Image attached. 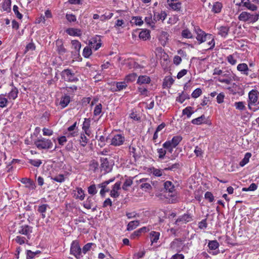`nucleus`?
Masks as SVG:
<instances>
[{"instance_id":"nucleus-1","label":"nucleus","mask_w":259,"mask_h":259,"mask_svg":"<svg viewBox=\"0 0 259 259\" xmlns=\"http://www.w3.org/2000/svg\"><path fill=\"white\" fill-rule=\"evenodd\" d=\"M259 105V92L255 90H252L248 93V108L255 112L259 109L257 108H253L252 106Z\"/></svg>"},{"instance_id":"nucleus-2","label":"nucleus","mask_w":259,"mask_h":259,"mask_svg":"<svg viewBox=\"0 0 259 259\" xmlns=\"http://www.w3.org/2000/svg\"><path fill=\"white\" fill-rule=\"evenodd\" d=\"M34 143L39 150L51 149L53 145L51 140L45 138L37 139L34 141Z\"/></svg>"},{"instance_id":"nucleus-3","label":"nucleus","mask_w":259,"mask_h":259,"mask_svg":"<svg viewBox=\"0 0 259 259\" xmlns=\"http://www.w3.org/2000/svg\"><path fill=\"white\" fill-rule=\"evenodd\" d=\"M257 15L251 14L247 12H242L238 16L240 21L247 22L248 23H253L258 20Z\"/></svg>"},{"instance_id":"nucleus-4","label":"nucleus","mask_w":259,"mask_h":259,"mask_svg":"<svg viewBox=\"0 0 259 259\" xmlns=\"http://www.w3.org/2000/svg\"><path fill=\"white\" fill-rule=\"evenodd\" d=\"M194 31L197 34L196 39L199 42V44H202V42H205L207 40V38L208 37H211V34L208 33H206L204 31L201 30L199 27L195 26L194 27Z\"/></svg>"},{"instance_id":"nucleus-5","label":"nucleus","mask_w":259,"mask_h":259,"mask_svg":"<svg viewBox=\"0 0 259 259\" xmlns=\"http://www.w3.org/2000/svg\"><path fill=\"white\" fill-rule=\"evenodd\" d=\"M61 75L62 78L67 81L75 82L78 80V78L75 76V74L69 69L62 71Z\"/></svg>"},{"instance_id":"nucleus-6","label":"nucleus","mask_w":259,"mask_h":259,"mask_svg":"<svg viewBox=\"0 0 259 259\" xmlns=\"http://www.w3.org/2000/svg\"><path fill=\"white\" fill-rule=\"evenodd\" d=\"M81 253V249L77 240H74L71 243L70 247V253L78 258L80 257Z\"/></svg>"},{"instance_id":"nucleus-7","label":"nucleus","mask_w":259,"mask_h":259,"mask_svg":"<svg viewBox=\"0 0 259 259\" xmlns=\"http://www.w3.org/2000/svg\"><path fill=\"white\" fill-rule=\"evenodd\" d=\"M125 140V137L123 135L121 134H116L111 139L110 144L114 146H119L124 143Z\"/></svg>"},{"instance_id":"nucleus-8","label":"nucleus","mask_w":259,"mask_h":259,"mask_svg":"<svg viewBox=\"0 0 259 259\" xmlns=\"http://www.w3.org/2000/svg\"><path fill=\"white\" fill-rule=\"evenodd\" d=\"M101 169L104 170L105 173L111 171L112 169V165L109 162L107 158H101Z\"/></svg>"},{"instance_id":"nucleus-9","label":"nucleus","mask_w":259,"mask_h":259,"mask_svg":"<svg viewBox=\"0 0 259 259\" xmlns=\"http://www.w3.org/2000/svg\"><path fill=\"white\" fill-rule=\"evenodd\" d=\"M32 228L27 225L20 226L18 229V233L27 236V239L30 238V236L32 233Z\"/></svg>"},{"instance_id":"nucleus-10","label":"nucleus","mask_w":259,"mask_h":259,"mask_svg":"<svg viewBox=\"0 0 259 259\" xmlns=\"http://www.w3.org/2000/svg\"><path fill=\"white\" fill-rule=\"evenodd\" d=\"M73 196L76 199L83 200L85 197V193L84 190L81 188L77 187L75 190H73Z\"/></svg>"},{"instance_id":"nucleus-11","label":"nucleus","mask_w":259,"mask_h":259,"mask_svg":"<svg viewBox=\"0 0 259 259\" xmlns=\"http://www.w3.org/2000/svg\"><path fill=\"white\" fill-rule=\"evenodd\" d=\"M120 182H116L113 186L112 189L110 191V196L113 198H117L119 196V193L118 191L120 188Z\"/></svg>"},{"instance_id":"nucleus-12","label":"nucleus","mask_w":259,"mask_h":259,"mask_svg":"<svg viewBox=\"0 0 259 259\" xmlns=\"http://www.w3.org/2000/svg\"><path fill=\"white\" fill-rule=\"evenodd\" d=\"M237 69L239 71L241 72L242 74L245 75H248L249 74V71H251L246 63L239 64L237 65Z\"/></svg>"},{"instance_id":"nucleus-13","label":"nucleus","mask_w":259,"mask_h":259,"mask_svg":"<svg viewBox=\"0 0 259 259\" xmlns=\"http://www.w3.org/2000/svg\"><path fill=\"white\" fill-rule=\"evenodd\" d=\"M21 183L25 185V187L30 190L35 189L36 186L34 182L30 179L23 178L21 181Z\"/></svg>"},{"instance_id":"nucleus-14","label":"nucleus","mask_w":259,"mask_h":259,"mask_svg":"<svg viewBox=\"0 0 259 259\" xmlns=\"http://www.w3.org/2000/svg\"><path fill=\"white\" fill-rule=\"evenodd\" d=\"M191 216L189 214H185L182 216L179 217L175 222L176 224H178L179 223H187L191 221Z\"/></svg>"},{"instance_id":"nucleus-15","label":"nucleus","mask_w":259,"mask_h":259,"mask_svg":"<svg viewBox=\"0 0 259 259\" xmlns=\"http://www.w3.org/2000/svg\"><path fill=\"white\" fill-rule=\"evenodd\" d=\"M66 32L71 36H80L81 35V31L79 29L70 28L66 29Z\"/></svg>"},{"instance_id":"nucleus-16","label":"nucleus","mask_w":259,"mask_h":259,"mask_svg":"<svg viewBox=\"0 0 259 259\" xmlns=\"http://www.w3.org/2000/svg\"><path fill=\"white\" fill-rule=\"evenodd\" d=\"M181 244V242L178 239H175L170 243V248L172 250L179 251L180 250Z\"/></svg>"},{"instance_id":"nucleus-17","label":"nucleus","mask_w":259,"mask_h":259,"mask_svg":"<svg viewBox=\"0 0 259 259\" xmlns=\"http://www.w3.org/2000/svg\"><path fill=\"white\" fill-rule=\"evenodd\" d=\"M167 14L164 11H161L159 13H154L153 16V20L157 21L160 20L163 21L166 17Z\"/></svg>"},{"instance_id":"nucleus-18","label":"nucleus","mask_w":259,"mask_h":259,"mask_svg":"<svg viewBox=\"0 0 259 259\" xmlns=\"http://www.w3.org/2000/svg\"><path fill=\"white\" fill-rule=\"evenodd\" d=\"M169 35L167 32L162 31L159 35V40L162 46H165L168 40Z\"/></svg>"},{"instance_id":"nucleus-19","label":"nucleus","mask_w":259,"mask_h":259,"mask_svg":"<svg viewBox=\"0 0 259 259\" xmlns=\"http://www.w3.org/2000/svg\"><path fill=\"white\" fill-rule=\"evenodd\" d=\"M160 233L156 231H151L150 233L149 237L151 242V245L154 243H156L159 239Z\"/></svg>"},{"instance_id":"nucleus-20","label":"nucleus","mask_w":259,"mask_h":259,"mask_svg":"<svg viewBox=\"0 0 259 259\" xmlns=\"http://www.w3.org/2000/svg\"><path fill=\"white\" fill-rule=\"evenodd\" d=\"M150 78L147 75H141L138 77L137 83L139 84H147L150 82Z\"/></svg>"},{"instance_id":"nucleus-21","label":"nucleus","mask_w":259,"mask_h":259,"mask_svg":"<svg viewBox=\"0 0 259 259\" xmlns=\"http://www.w3.org/2000/svg\"><path fill=\"white\" fill-rule=\"evenodd\" d=\"M94 204V199L91 196H89L86 201L83 202V206L88 209H91Z\"/></svg>"},{"instance_id":"nucleus-22","label":"nucleus","mask_w":259,"mask_h":259,"mask_svg":"<svg viewBox=\"0 0 259 259\" xmlns=\"http://www.w3.org/2000/svg\"><path fill=\"white\" fill-rule=\"evenodd\" d=\"M243 6L252 11H255L257 9V7L254 4L251 3L250 0H248V1L244 2Z\"/></svg>"},{"instance_id":"nucleus-23","label":"nucleus","mask_w":259,"mask_h":259,"mask_svg":"<svg viewBox=\"0 0 259 259\" xmlns=\"http://www.w3.org/2000/svg\"><path fill=\"white\" fill-rule=\"evenodd\" d=\"M218 34L222 37H226L229 31V27L227 26H221L218 28Z\"/></svg>"},{"instance_id":"nucleus-24","label":"nucleus","mask_w":259,"mask_h":259,"mask_svg":"<svg viewBox=\"0 0 259 259\" xmlns=\"http://www.w3.org/2000/svg\"><path fill=\"white\" fill-rule=\"evenodd\" d=\"M127 85L125 81L123 82H117L116 83V88L113 89V91H120L123 89H125L127 87Z\"/></svg>"},{"instance_id":"nucleus-25","label":"nucleus","mask_w":259,"mask_h":259,"mask_svg":"<svg viewBox=\"0 0 259 259\" xmlns=\"http://www.w3.org/2000/svg\"><path fill=\"white\" fill-rule=\"evenodd\" d=\"M70 101V96L65 95L61 98L60 105L62 108L66 107Z\"/></svg>"},{"instance_id":"nucleus-26","label":"nucleus","mask_w":259,"mask_h":259,"mask_svg":"<svg viewBox=\"0 0 259 259\" xmlns=\"http://www.w3.org/2000/svg\"><path fill=\"white\" fill-rule=\"evenodd\" d=\"M114 180H115V178L114 177L108 180L105 181L103 182V183H102L100 184H98V187L99 188H103L105 190H109V189L107 187V186L108 184H109L110 183L114 182Z\"/></svg>"},{"instance_id":"nucleus-27","label":"nucleus","mask_w":259,"mask_h":259,"mask_svg":"<svg viewBox=\"0 0 259 259\" xmlns=\"http://www.w3.org/2000/svg\"><path fill=\"white\" fill-rule=\"evenodd\" d=\"M139 221H131L128 223L127 226V230L132 231L136 229L139 225Z\"/></svg>"},{"instance_id":"nucleus-28","label":"nucleus","mask_w":259,"mask_h":259,"mask_svg":"<svg viewBox=\"0 0 259 259\" xmlns=\"http://www.w3.org/2000/svg\"><path fill=\"white\" fill-rule=\"evenodd\" d=\"M11 0H4L2 4V8L4 11L9 12L11 11Z\"/></svg>"},{"instance_id":"nucleus-29","label":"nucleus","mask_w":259,"mask_h":259,"mask_svg":"<svg viewBox=\"0 0 259 259\" xmlns=\"http://www.w3.org/2000/svg\"><path fill=\"white\" fill-rule=\"evenodd\" d=\"M164 188L168 191L169 193H172L175 190V187L172 183L170 181H166L164 184Z\"/></svg>"},{"instance_id":"nucleus-30","label":"nucleus","mask_w":259,"mask_h":259,"mask_svg":"<svg viewBox=\"0 0 259 259\" xmlns=\"http://www.w3.org/2000/svg\"><path fill=\"white\" fill-rule=\"evenodd\" d=\"M174 82V80L172 77L167 76L164 78L163 85L164 87L170 88V86L173 84Z\"/></svg>"},{"instance_id":"nucleus-31","label":"nucleus","mask_w":259,"mask_h":259,"mask_svg":"<svg viewBox=\"0 0 259 259\" xmlns=\"http://www.w3.org/2000/svg\"><path fill=\"white\" fill-rule=\"evenodd\" d=\"M90 125V120L89 119L85 118L84 121L82 125V129L84 131L85 133L89 135V128Z\"/></svg>"},{"instance_id":"nucleus-32","label":"nucleus","mask_w":259,"mask_h":259,"mask_svg":"<svg viewBox=\"0 0 259 259\" xmlns=\"http://www.w3.org/2000/svg\"><path fill=\"white\" fill-rule=\"evenodd\" d=\"M182 140V137L181 136H174L171 141H169L173 147H176L180 143Z\"/></svg>"},{"instance_id":"nucleus-33","label":"nucleus","mask_w":259,"mask_h":259,"mask_svg":"<svg viewBox=\"0 0 259 259\" xmlns=\"http://www.w3.org/2000/svg\"><path fill=\"white\" fill-rule=\"evenodd\" d=\"M72 48L74 49L76 52H79L81 48L80 42L77 40H73L71 41Z\"/></svg>"},{"instance_id":"nucleus-34","label":"nucleus","mask_w":259,"mask_h":259,"mask_svg":"<svg viewBox=\"0 0 259 259\" xmlns=\"http://www.w3.org/2000/svg\"><path fill=\"white\" fill-rule=\"evenodd\" d=\"M131 23L132 24L141 26L143 23V21L140 17H133L131 20Z\"/></svg>"},{"instance_id":"nucleus-35","label":"nucleus","mask_w":259,"mask_h":259,"mask_svg":"<svg viewBox=\"0 0 259 259\" xmlns=\"http://www.w3.org/2000/svg\"><path fill=\"white\" fill-rule=\"evenodd\" d=\"M57 51L59 54L63 55L66 52V49L64 48L62 42L58 40L56 42Z\"/></svg>"},{"instance_id":"nucleus-36","label":"nucleus","mask_w":259,"mask_h":259,"mask_svg":"<svg viewBox=\"0 0 259 259\" xmlns=\"http://www.w3.org/2000/svg\"><path fill=\"white\" fill-rule=\"evenodd\" d=\"M40 252H41L39 250H36V251H32L30 250H27L26 251V259H32L34 257V256L40 253Z\"/></svg>"},{"instance_id":"nucleus-37","label":"nucleus","mask_w":259,"mask_h":259,"mask_svg":"<svg viewBox=\"0 0 259 259\" xmlns=\"http://www.w3.org/2000/svg\"><path fill=\"white\" fill-rule=\"evenodd\" d=\"M168 5L172 10L175 11H179L181 9V2L170 3L168 4Z\"/></svg>"},{"instance_id":"nucleus-38","label":"nucleus","mask_w":259,"mask_h":259,"mask_svg":"<svg viewBox=\"0 0 259 259\" xmlns=\"http://www.w3.org/2000/svg\"><path fill=\"white\" fill-rule=\"evenodd\" d=\"M146 180L147 179H142L140 180V182L142 183L140 187L141 188L145 189V191L150 190L152 188V187L149 183H144Z\"/></svg>"},{"instance_id":"nucleus-39","label":"nucleus","mask_w":259,"mask_h":259,"mask_svg":"<svg viewBox=\"0 0 259 259\" xmlns=\"http://www.w3.org/2000/svg\"><path fill=\"white\" fill-rule=\"evenodd\" d=\"M205 116L204 115H202L201 116H200L198 118L193 119L192 120V123L194 124L199 125V124H200L202 123L203 122H204L205 121Z\"/></svg>"},{"instance_id":"nucleus-40","label":"nucleus","mask_w":259,"mask_h":259,"mask_svg":"<svg viewBox=\"0 0 259 259\" xmlns=\"http://www.w3.org/2000/svg\"><path fill=\"white\" fill-rule=\"evenodd\" d=\"M48 205L46 204H42L38 206L37 211L41 213V217L44 219L46 217L44 213L46 211L47 208L48 207Z\"/></svg>"},{"instance_id":"nucleus-41","label":"nucleus","mask_w":259,"mask_h":259,"mask_svg":"<svg viewBox=\"0 0 259 259\" xmlns=\"http://www.w3.org/2000/svg\"><path fill=\"white\" fill-rule=\"evenodd\" d=\"M251 156V155L250 153H246L243 159L240 162L239 165L242 167L244 166L249 162V159Z\"/></svg>"},{"instance_id":"nucleus-42","label":"nucleus","mask_w":259,"mask_h":259,"mask_svg":"<svg viewBox=\"0 0 259 259\" xmlns=\"http://www.w3.org/2000/svg\"><path fill=\"white\" fill-rule=\"evenodd\" d=\"M138 92L140 94V95H142L145 97L149 96V91L147 88L144 87H139L138 88Z\"/></svg>"},{"instance_id":"nucleus-43","label":"nucleus","mask_w":259,"mask_h":259,"mask_svg":"<svg viewBox=\"0 0 259 259\" xmlns=\"http://www.w3.org/2000/svg\"><path fill=\"white\" fill-rule=\"evenodd\" d=\"M18 90L14 88L12 89L11 91L8 94V97L10 99L15 100L18 96Z\"/></svg>"},{"instance_id":"nucleus-44","label":"nucleus","mask_w":259,"mask_h":259,"mask_svg":"<svg viewBox=\"0 0 259 259\" xmlns=\"http://www.w3.org/2000/svg\"><path fill=\"white\" fill-rule=\"evenodd\" d=\"M150 36V32L148 30H143L139 33V37L143 39H146Z\"/></svg>"},{"instance_id":"nucleus-45","label":"nucleus","mask_w":259,"mask_h":259,"mask_svg":"<svg viewBox=\"0 0 259 259\" xmlns=\"http://www.w3.org/2000/svg\"><path fill=\"white\" fill-rule=\"evenodd\" d=\"M137 77V74L135 73L130 74L126 76L125 78V81L126 83L133 82L135 81Z\"/></svg>"},{"instance_id":"nucleus-46","label":"nucleus","mask_w":259,"mask_h":259,"mask_svg":"<svg viewBox=\"0 0 259 259\" xmlns=\"http://www.w3.org/2000/svg\"><path fill=\"white\" fill-rule=\"evenodd\" d=\"M8 103V99L5 98L4 95H0V107L4 108L7 106Z\"/></svg>"},{"instance_id":"nucleus-47","label":"nucleus","mask_w":259,"mask_h":259,"mask_svg":"<svg viewBox=\"0 0 259 259\" xmlns=\"http://www.w3.org/2000/svg\"><path fill=\"white\" fill-rule=\"evenodd\" d=\"M232 78L230 76H226V78L224 77L223 78L222 77H220L218 78V81L222 83H225L227 84H231V82L232 81Z\"/></svg>"},{"instance_id":"nucleus-48","label":"nucleus","mask_w":259,"mask_h":259,"mask_svg":"<svg viewBox=\"0 0 259 259\" xmlns=\"http://www.w3.org/2000/svg\"><path fill=\"white\" fill-rule=\"evenodd\" d=\"M182 36L186 38H193V34L188 29H185L182 31Z\"/></svg>"},{"instance_id":"nucleus-49","label":"nucleus","mask_w":259,"mask_h":259,"mask_svg":"<svg viewBox=\"0 0 259 259\" xmlns=\"http://www.w3.org/2000/svg\"><path fill=\"white\" fill-rule=\"evenodd\" d=\"M222 8V5L221 3L219 2H216L213 5L212 7V11L215 13H218L221 12V10Z\"/></svg>"},{"instance_id":"nucleus-50","label":"nucleus","mask_w":259,"mask_h":259,"mask_svg":"<svg viewBox=\"0 0 259 259\" xmlns=\"http://www.w3.org/2000/svg\"><path fill=\"white\" fill-rule=\"evenodd\" d=\"M166 197L168 199L169 203H175L178 201L177 196L175 194H172V193H169Z\"/></svg>"},{"instance_id":"nucleus-51","label":"nucleus","mask_w":259,"mask_h":259,"mask_svg":"<svg viewBox=\"0 0 259 259\" xmlns=\"http://www.w3.org/2000/svg\"><path fill=\"white\" fill-rule=\"evenodd\" d=\"M154 21H154L152 19V16L151 15L149 16L145 17V23L152 28H153L154 27V25H155Z\"/></svg>"},{"instance_id":"nucleus-52","label":"nucleus","mask_w":259,"mask_h":259,"mask_svg":"<svg viewBox=\"0 0 259 259\" xmlns=\"http://www.w3.org/2000/svg\"><path fill=\"white\" fill-rule=\"evenodd\" d=\"M100 41H101L100 36L97 35L89 41V45L91 46V48H94V45L100 42Z\"/></svg>"},{"instance_id":"nucleus-53","label":"nucleus","mask_w":259,"mask_h":259,"mask_svg":"<svg viewBox=\"0 0 259 259\" xmlns=\"http://www.w3.org/2000/svg\"><path fill=\"white\" fill-rule=\"evenodd\" d=\"M92 54V48L85 47L82 52V55L85 58H89Z\"/></svg>"},{"instance_id":"nucleus-54","label":"nucleus","mask_w":259,"mask_h":259,"mask_svg":"<svg viewBox=\"0 0 259 259\" xmlns=\"http://www.w3.org/2000/svg\"><path fill=\"white\" fill-rule=\"evenodd\" d=\"M189 95L183 92L179 97L177 98V101L180 102L181 103H182L184 102V101L187 99H189Z\"/></svg>"},{"instance_id":"nucleus-55","label":"nucleus","mask_w":259,"mask_h":259,"mask_svg":"<svg viewBox=\"0 0 259 259\" xmlns=\"http://www.w3.org/2000/svg\"><path fill=\"white\" fill-rule=\"evenodd\" d=\"M79 142L81 145L83 147H84L88 143V139L84 134H81L80 136Z\"/></svg>"},{"instance_id":"nucleus-56","label":"nucleus","mask_w":259,"mask_h":259,"mask_svg":"<svg viewBox=\"0 0 259 259\" xmlns=\"http://www.w3.org/2000/svg\"><path fill=\"white\" fill-rule=\"evenodd\" d=\"M219 244L216 240L209 241L208 246L211 250L216 249L219 247Z\"/></svg>"},{"instance_id":"nucleus-57","label":"nucleus","mask_w":259,"mask_h":259,"mask_svg":"<svg viewBox=\"0 0 259 259\" xmlns=\"http://www.w3.org/2000/svg\"><path fill=\"white\" fill-rule=\"evenodd\" d=\"M151 173L155 176L160 177L162 175V171L161 169L153 167L150 169Z\"/></svg>"},{"instance_id":"nucleus-58","label":"nucleus","mask_w":259,"mask_h":259,"mask_svg":"<svg viewBox=\"0 0 259 259\" xmlns=\"http://www.w3.org/2000/svg\"><path fill=\"white\" fill-rule=\"evenodd\" d=\"M207 40H209L208 44L209 46V47L207 49H209V50L212 49L215 46V41L214 40L213 36L211 34V38H210V37H208L207 38Z\"/></svg>"},{"instance_id":"nucleus-59","label":"nucleus","mask_w":259,"mask_h":259,"mask_svg":"<svg viewBox=\"0 0 259 259\" xmlns=\"http://www.w3.org/2000/svg\"><path fill=\"white\" fill-rule=\"evenodd\" d=\"M29 163L35 167H39L42 163L39 159H29Z\"/></svg>"},{"instance_id":"nucleus-60","label":"nucleus","mask_w":259,"mask_h":259,"mask_svg":"<svg viewBox=\"0 0 259 259\" xmlns=\"http://www.w3.org/2000/svg\"><path fill=\"white\" fill-rule=\"evenodd\" d=\"M192 108L190 106H188L183 109V115H186L188 117H190L191 115L193 113V112H192Z\"/></svg>"},{"instance_id":"nucleus-61","label":"nucleus","mask_w":259,"mask_h":259,"mask_svg":"<svg viewBox=\"0 0 259 259\" xmlns=\"http://www.w3.org/2000/svg\"><path fill=\"white\" fill-rule=\"evenodd\" d=\"M133 184V181L131 179H127L124 182L122 185V189L124 190H127V188L130 187Z\"/></svg>"},{"instance_id":"nucleus-62","label":"nucleus","mask_w":259,"mask_h":259,"mask_svg":"<svg viewBox=\"0 0 259 259\" xmlns=\"http://www.w3.org/2000/svg\"><path fill=\"white\" fill-rule=\"evenodd\" d=\"M98 166L99 164L97 161L94 160L91 161L90 164V167L91 169L95 171L98 169Z\"/></svg>"},{"instance_id":"nucleus-63","label":"nucleus","mask_w":259,"mask_h":259,"mask_svg":"<svg viewBox=\"0 0 259 259\" xmlns=\"http://www.w3.org/2000/svg\"><path fill=\"white\" fill-rule=\"evenodd\" d=\"M88 193L91 195H95L97 193L96 185L95 184L91 185L88 188Z\"/></svg>"},{"instance_id":"nucleus-64","label":"nucleus","mask_w":259,"mask_h":259,"mask_svg":"<svg viewBox=\"0 0 259 259\" xmlns=\"http://www.w3.org/2000/svg\"><path fill=\"white\" fill-rule=\"evenodd\" d=\"M102 105L101 104H99L98 105H97L94 109V115L96 116L99 115L102 111Z\"/></svg>"}]
</instances>
